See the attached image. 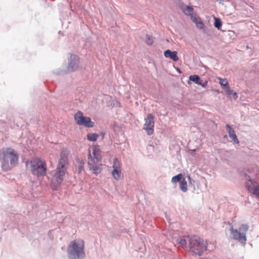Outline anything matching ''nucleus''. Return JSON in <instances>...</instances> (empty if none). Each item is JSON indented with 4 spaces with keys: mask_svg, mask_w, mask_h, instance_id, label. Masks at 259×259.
I'll list each match as a JSON object with an SVG mask.
<instances>
[{
    "mask_svg": "<svg viewBox=\"0 0 259 259\" xmlns=\"http://www.w3.org/2000/svg\"><path fill=\"white\" fill-rule=\"evenodd\" d=\"M19 155L13 148H8L0 153L2 169L5 171L11 169L18 163Z\"/></svg>",
    "mask_w": 259,
    "mask_h": 259,
    "instance_id": "1",
    "label": "nucleus"
},
{
    "mask_svg": "<svg viewBox=\"0 0 259 259\" xmlns=\"http://www.w3.org/2000/svg\"><path fill=\"white\" fill-rule=\"evenodd\" d=\"M67 157L61 155L57 167L52 179L51 187L53 190H57L60 186L66 171Z\"/></svg>",
    "mask_w": 259,
    "mask_h": 259,
    "instance_id": "2",
    "label": "nucleus"
},
{
    "mask_svg": "<svg viewBox=\"0 0 259 259\" xmlns=\"http://www.w3.org/2000/svg\"><path fill=\"white\" fill-rule=\"evenodd\" d=\"M83 240L71 241L67 246V255L68 259H84L85 253Z\"/></svg>",
    "mask_w": 259,
    "mask_h": 259,
    "instance_id": "3",
    "label": "nucleus"
},
{
    "mask_svg": "<svg viewBox=\"0 0 259 259\" xmlns=\"http://www.w3.org/2000/svg\"><path fill=\"white\" fill-rule=\"evenodd\" d=\"M189 242L190 251L194 254L201 256L207 250L208 243L197 235H188L187 237Z\"/></svg>",
    "mask_w": 259,
    "mask_h": 259,
    "instance_id": "4",
    "label": "nucleus"
},
{
    "mask_svg": "<svg viewBox=\"0 0 259 259\" xmlns=\"http://www.w3.org/2000/svg\"><path fill=\"white\" fill-rule=\"evenodd\" d=\"M26 166L33 175H36L37 177L44 176L46 175V162L40 158L27 161Z\"/></svg>",
    "mask_w": 259,
    "mask_h": 259,
    "instance_id": "5",
    "label": "nucleus"
},
{
    "mask_svg": "<svg viewBox=\"0 0 259 259\" xmlns=\"http://www.w3.org/2000/svg\"><path fill=\"white\" fill-rule=\"evenodd\" d=\"M248 226L247 224H241L239 230L234 229L233 226L230 227L231 233L233 236V238L238 240L239 242L245 243L246 241V236L245 232L248 230Z\"/></svg>",
    "mask_w": 259,
    "mask_h": 259,
    "instance_id": "6",
    "label": "nucleus"
},
{
    "mask_svg": "<svg viewBox=\"0 0 259 259\" xmlns=\"http://www.w3.org/2000/svg\"><path fill=\"white\" fill-rule=\"evenodd\" d=\"M79 58L78 56L71 55L68 59V64L66 69L63 71L54 72L57 75H62L64 73L74 72L79 68Z\"/></svg>",
    "mask_w": 259,
    "mask_h": 259,
    "instance_id": "7",
    "label": "nucleus"
},
{
    "mask_svg": "<svg viewBox=\"0 0 259 259\" xmlns=\"http://www.w3.org/2000/svg\"><path fill=\"white\" fill-rule=\"evenodd\" d=\"M74 120L76 124L78 125H83L85 127H93L95 123L91 120L89 117L84 116L83 113L80 111H78L74 116Z\"/></svg>",
    "mask_w": 259,
    "mask_h": 259,
    "instance_id": "8",
    "label": "nucleus"
},
{
    "mask_svg": "<svg viewBox=\"0 0 259 259\" xmlns=\"http://www.w3.org/2000/svg\"><path fill=\"white\" fill-rule=\"evenodd\" d=\"M154 116L152 114H149L145 119V123L144 125V129L146 130L148 135H151L154 132Z\"/></svg>",
    "mask_w": 259,
    "mask_h": 259,
    "instance_id": "9",
    "label": "nucleus"
},
{
    "mask_svg": "<svg viewBox=\"0 0 259 259\" xmlns=\"http://www.w3.org/2000/svg\"><path fill=\"white\" fill-rule=\"evenodd\" d=\"M113 170L112 175L115 180L118 181L120 178L121 170L119 166V163L117 158L113 159Z\"/></svg>",
    "mask_w": 259,
    "mask_h": 259,
    "instance_id": "10",
    "label": "nucleus"
},
{
    "mask_svg": "<svg viewBox=\"0 0 259 259\" xmlns=\"http://www.w3.org/2000/svg\"><path fill=\"white\" fill-rule=\"evenodd\" d=\"M245 187L247 189L259 198V185L254 187L252 180L245 182Z\"/></svg>",
    "mask_w": 259,
    "mask_h": 259,
    "instance_id": "11",
    "label": "nucleus"
},
{
    "mask_svg": "<svg viewBox=\"0 0 259 259\" xmlns=\"http://www.w3.org/2000/svg\"><path fill=\"white\" fill-rule=\"evenodd\" d=\"M226 127L228 130L229 137L232 140L234 143L238 144L239 141L234 130L232 129L230 125L229 124H227Z\"/></svg>",
    "mask_w": 259,
    "mask_h": 259,
    "instance_id": "12",
    "label": "nucleus"
},
{
    "mask_svg": "<svg viewBox=\"0 0 259 259\" xmlns=\"http://www.w3.org/2000/svg\"><path fill=\"white\" fill-rule=\"evenodd\" d=\"M177 51H171L170 50H166L164 52V56L165 58H169L174 61H177L179 60Z\"/></svg>",
    "mask_w": 259,
    "mask_h": 259,
    "instance_id": "13",
    "label": "nucleus"
},
{
    "mask_svg": "<svg viewBox=\"0 0 259 259\" xmlns=\"http://www.w3.org/2000/svg\"><path fill=\"white\" fill-rule=\"evenodd\" d=\"M93 154L94 159H96V162H99L102 160V156L100 155V151L98 147H94L93 149Z\"/></svg>",
    "mask_w": 259,
    "mask_h": 259,
    "instance_id": "14",
    "label": "nucleus"
},
{
    "mask_svg": "<svg viewBox=\"0 0 259 259\" xmlns=\"http://www.w3.org/2000/svg\"><path fill=\"white\" fill-rule=\"evenodd\" d=\"M88 164L90 165V170H92L93 172L96 176L101 172L102 169L100 166L96 164L91 165L89 162Z\"/></svg>",
    "mask_w": 259,
    "mask_h": 259,
    "instance_id": "15",
    "label": "nucleus"
},
{
    "mask_svg": "<svg viewBox=\"0 0 259 259\" xmlns=\"http://www.w3.org/2000/svg\"><path fill=\"white\" fill-rule=\"evenodd\" d=\"M225 91L228 97H231V95H232L233 98L234 100H236L238 98L237 93L234 92L232 90H231L229 87L225 89Z\"/></svg>",
    "mask_w": 259,
    "mask_h": 259,
    "instance_id": "16",
    "label": "nucleus"
},
{
    "mask_svg": "<svg viewBox=\"0 0 259 259\" xmlns=\"http://www.w3.org/2000/svg\"><path fill=\"white\" fill-rule=\"evenodd\" d=\"M177 243L183 248L187 247V240L184 237H180L178 238Z\"/></svg>",
    "mask_w": 259,
    "mask_h": 259,
    "instance_id": "17",
    "label": "nucleus"
},
{
    "mask_svg": "<svg viewBox=\"0 0 259 259\" xmlns=\"http://www.w3.org/2000/svg\"><path fill=\"white\" fill-rule=\"evenodd\" d=\"M98 137L99 135L97 133H90L87 135V139L90 141L94 142L97 140Z\"/></svg>",
    "mask_w": 259,
    "mask_h": 259,
    "instance_id": "18",
    "label": "nucleus"
},
{
    "mask_svg": "<svg viewBox=\"0 0 259 259\" xmlns=\"http://www.w3.org/2000/svg\"><path fill=\"white\" fill-rule=\"evenodd\" d=\"M182 178H183L182 174L180 173V174L177 175L176 176H174L172 178L171 182L172 183H176L177 182L180 183V182L182 181Z\"/></svg>",
    "mask_w": 259,
    "mask_h": 259,
    "instance_id": "19",
    "label": "nucleus"
},
{
    "mask_svg": "<svg viewBox=\"0 0 259 259\" xmlns=\"http://www.w3.org/2000/svg\"><path fill=\"white\" fill-rule=\"evenodd\" d=\"M214 26L218 30H220L222 26V22L220 18L217 17H214Z\"/></svg>",
    "mask_w": 259,
    "mask_h": 259,
    "instance_id": "20",
    "label": "nucleus"
},
{
    "mask_svg": "<svg viewBox=\"0 0 259 259\" xmlns=\"http://www.w3.org/2000/svg\"><path fill=\"white\" fill-rule=\"evenodd\" d=\"M76 161L79 163L78 165V172H80L83 170L84 168V163L83 160H80L79 158H76Z\"/></svg>",
    "mask_w": 259,
    "mask_h": 259,
    "instance_id": "21",
    "label": "nucleus"
},
{
    "mask_svg": "<svg viewBox=\"0 0 259 259\" xmlns=\"http://www.w3.org/2000/svg\"><path fill=\"white\" fill-rule=\"evenodd\" d=\"M180 189L183 192H186L187 191V182L184 179L180 182Z\"/></svg>",
    "mask_w": 259,
    "mask_h": 259,
    "instance_id": "22",
    "label": "nucleus"
},
{
    "mask_svg": "<svg viewBox=\"0 0 259 259\" xmlns=\"http://www.w3.org/2000/svg\"><path fill=\"white\" fill-rule=\"evenodd\" d=\"M193 8L192 6H188L183 11V13L187 16L190 15L193 12Z\"/></svg>",
    "mask_w": 259,
    "mask_h": 259,
    "instance_id": "23",
    "label": "nucleus"
},
{
    "mask_svg": "<svg viewBox=\"0 0 259 259\" xmlns=\"http://www.w3.org/2000/svg\"><path fill=\"white\" fill-rule=\"evenodd\" d=\"M146 42L147 45L149 46H151L154 42V37L151 35L147 34L146 36Z\"/></svg>",
    "mask_w": 259,
    "mask_h": 259,
    "instance_id": "24",
    "label": "nucleus"
},
{
    "mask_svg": "<svg viewBox=\"0 0 259 259\" xmlns=\"http://www.w3.org/2000/svg\"><path fill=\"white\" fill-rule=\"evenodd\" d=\"M220 84H221V85L222 87H223L224 90H225V89H227L228 88V87H229V84H228V80H227V79H226V78H224V79L220 78Z\"/></svg>",
    "mask_w": 259,
    "mask_h": 259,
    "instance_id": "25",
    "label": "nucleus"
},
{
    "mask_svg": "<svg viewBox=\"0 0 259 259\" xmlns=\"http://www.w3.org/2000/svg\"><path fill=\"white\" fill-rule=\"evenodd\" d=\"M199 77L200 76L198 75H191L189 76V79L190 81H192L196 84V82L199 80Z\"/></svg>",
    "mask_w": 259,
    "mask_h": 259,
    "instance_id": "26",
    "label": "nucleus"
},
{
    "mask_svg": "<svg viewBox=\"0 0 259 259\" xmlns=\"http://www.w3.org/2000/svg\"><path fill=\"white\" fill-rule=\"evenodd\" d=\"M195 24L197 28L200 30L204 29V25L202 21L201 20V19L200 20H198V21L196 22Z\"/></svg>",
    "mask_w": 259,
    "mask_h": 259,
    "instance_id": "27",
    "label": "nucleus"
},
{
    "mask_svg": "<svg viewBox=\"0 0 259 259\" xmlns=\"http://www.w3.org/2000/svg\"><path fill=\"white\" fill-rule=\"evenodd\" d=\"M189 16L190 17L192 21L194 23L197 22L198 20L200 19V18L199 17L197 16L196 15H193V14H191Z\"/></svg>",
    "mask_w": 259,
    "mask_h": 259,
    "instance_id": "28",
    "label": "nucleus"
},
{
    "mask_svg": "<svg viewBox=\"0 0 259 259\" xmlns=\"http://www.w3.org/2000/svg\"><path fill=\"white\" fill-rule=\"evenodd\" d=\"M187 6H188L185 5L183 2L179 3V7L183 11H184V10H185V8H186V7H187Z\"/></svg>",
    "mask_w": 259,
    "mask_h": 259,
    "instance_id": "29",
    "label": "nucleus"
},
{
    "mask_svg": "<svg viewBox=\"0 0 259 259\" xmlns=\"http://www.w3.org/2000/svg\"><path fill=\"white\" fill-rule=\"evenodd\" d=\"M208 83V81L205 80L204 82H202L201 86L203 88H206Z\"/></svg>",
    "mask_w": 259,
    "mask_h": 259,
    "instance_id": "30",
    "label": "nucleus"
},
{
    "mask_svg": "<svg viewBox=\"0 0 259 259\" xmlns=\"http://www.w3.org/2000/svg\"><path fill=\"white\" fill-rule=\"evenodd\" d=\"M189 182L190 184L194 185L195 181L191 178L190 176H188Z\"/></svg>",
    "mask_w": 259,
    "mask_h": 259,
    "instance_id": "31",
    "label": "nucleus"
},
{
    "mask_svg": "<svg viewBox=\"0 0 259 259\" xmlns=\"http://www.w3.org/2000/svg\"><path fill=\"white\" fill-rule=\"evenodd\" d=\"M202 82V80L200 79V77H199V80H198V82H196V84H197V85H200V86H201Z\"/></svg>",
    "mask_w": 259,
    "mask_h": 259,
    "instance_id": "32",
    "label": "nucleus"
},
{
    "mask_svg": "<svg viewBox=\"0 0 259 259\" xmlns=\"http://www.w3.org/2000/svg\"><path fill=\"white\" fill-rule=\"evenodd\" d=\"M202 82V80L200 79V77H199V80H198V82H196V84H197V85H200V86H201Z\"/></svg>",
    "mask_w": 259,
    "mask_h": 259,
    "instance_id": "33",
    "label": "nucleus"
},
{
    "mask_svg": "<svg viewBox=\"0 0 259 259\" xmlns=\"http://www.w3.org/2000/svg\"><path fill=\"white\" fill-rule=\"evenodd\" d=\"M201 67L204 68L205 70H207L208 69V67L204 64H202Z\"/></svg>",
    "mask_w": 259,
    "mask_h": 259,
    "instance_id": "34",
    "label": "nucleus"
},
{
    "mask_svg": "<svg viewBox=\"0 0 259 259\" xmlns=\"http://www.w3.org/2000/svg\"><path fill=\"white\" fill-rule=\"evenodd\" d=\"M177 71H178L179 73H182V72H181V69H180L179 68H178L177 69Z\"/></svg>",
    "mask_w": 259,
    "mask_h": 259,
    "instance_id": "35",
    "label": "nucleus"
},
{
    "mask_svg": "<svg viewBox=\"0 0 259 259\" xmlns=\"http://www.w3.org/2000/svg\"><path fill=\"white\" fill-rule=\"evenodd\" d=\"M90 157H91L92 158V156H91V154L90 153L89 154V158Z\"/></svg>",
    "mask_w": 259,
    "mask_h": 259,
    "instance_id": "36",
    "label": "nucleus"
},
{
    "mask_svg": "<svg viewBox=\"0 0 259 259\" xmlns=\"http://www.w3.org/2000/svg\"><path fill=\"white\" fill-rule=\"evenodd\" d=\"M224 137L225 138H227V135H225V136H224Z\"/></svg>",
    "mask_w": 259,
    "mask_h": 259,
    "instance_id": "37",
    "label": "nucleus"
},
{
    "mask_svg": "<svg viewBox=\"0 0 259 259\" xmlns=\"http://www.w3.org/2000/svg\"><path fill=\"white\" fill-rule=\"evenodd\" d=\"M195 151H196V149H194V150H193V152H195Z\"/></svg>",
    "mask_w": 259,
    "mask_h": 259,
    "instance_id": "38",
    "label": "nucleus"
}]
</instances>
